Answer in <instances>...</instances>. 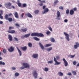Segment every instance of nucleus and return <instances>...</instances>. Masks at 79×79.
Here are the masks:
<instances>
[{
    "label": "nucleus",
    "mask_w": 79,
    "mask_h": 79,
    "mask_svg": "<svg viewBox=\"0 0 79 79\" xmlns=\"http://www.w3.org/2000/svg\"><path fill=\"white\" fill-rule=\"evenodd\" d=\"M51 32L50 31H48L46 32V34L47 35H49L50 34Z\"/></svg>",
    "instance_id": "49530a36"
},
{
    "label": "nucleus",
    "mask_w": 79,
    "mask_h": 79,
    "mask_svg": "<svg viewBox=\"0 0 79 79\" xmlns=\"http://www.w3.org/2000/svg\"><path fill=\"white\" fill-rule=\"evenodd\" d=\"M0 24H3V22L2 21H0Z\"/></svg>",
    "instance_id": "338daca9"
},
{
    "label": "nucleus",
    "mask_w": 79,
    "mask_h": 79,
    "mask_svg": "<svg viewBox=\"0 0 79 79\" xmlns=\"http://www.w3.org/2000/svg\"><path fill=\"white\" fill-rule=\"evenodd\" d=\"M30 35V34H26L24 35V37L27 38V37H29Z\"/></svg>",
    "instance_id": "bb28decb"
},
{
    "label": "nucleus",
    "mask_w": 79,
    "mask_h": 79,
    "mask_svg": "<svg viewBox=\"0 0 79 79\" xmlns=\"http://www.w3.org/2000/svg\"><path fill=\"white\" fill-rule=\"evenodd\" d=\"M24 68H25L24 67H23L22 66L20 67V69L22 70V69H24Z\"/></svg>",
    "instance_id": "3c124183"
},
{
    "label": "nucleus",
    "mask_w": 79,
    "mask_h": 79,
    "mask_svg": "<svg viewBox=\"0 0 79 79\" xmlns=\"http://www.w3.org/2000/svg\"><path fill=\"white\" fill-rule=\"evenodd\" d=\"M0 12L1 13H0V18L1 19H3V16H2V15H3V10H0Z\"/></svg>",
    "instance_id": "2eb2a0df"
},
{
    "label": "nucleus",
    "mask_w": 79,
    "mask_h": 79,
    "mask_svg": "<svg viewBox=\"0 0 79 79\" xmlns=\"http://www.w3.org/2000/svg\"><path fill=\"white\" fill-rule=\"evenodd\" d=\"M32 37H44V35L43 34L40 33L34 32L31 34Z\"/></svg>",
    "instance_id": "f257e3e1"
},
{
    "label": "nucleus",
    "mask_w": 79,
    "mask_h": 79,
    "mask_svg": "<svg viewBox=\"0 0 79 79\" xmlns=\"http://www.w3.org/2000/svg\"><path fill=\"white\" fill-rule=\"evenodd\" d=\"M7 20H8L9 22H11V21H12V20H13V19L11 18H9Z\"/></svg>",
    "instance_id": "7c9ffc66"
},
{
    "label": "nucleus",
    "mask_w": 79,
    "mask_h": 79,
    "mask_svg": "<svg viewBox=\"0 0 79 79\" xmlns=\"http://www.w3.org/2000/svg\"><path fill=\"white\" fill-rule=\"evenodd\" d=\"M14 15L15 16V17L16 18H18V12H15L14 14Z\"/></svg>",
    "instance_id": "aec40b11"
},
{
    "label": "nucleus",
    "mask_w": 79,
    "mask_h": 79,
    "mask_svg": "<svg viewBox=\"0 0 79 79\" xmlns=\"http://www.w3.org/2000/svg\"><path fill=\"white\" fill-rule=\"evenodd\" d=\"M14 29V27H10L9 28V30H11V29Z\"/></svg>",
    "instance_id": "ea45409f"
},
{
    "label": "nucleus",
    "mask_w": 79,
    "mask_h": 79,
    "mask_svg": "<svg viewBox=\"0 0 79 79\" xmlns=\"http://www.w3.org/2000/svg\"><path fill=\"white\" fill-rule=\"evenodd\" d=\"M77 66H79V63L77 64Z\"/></svg>",
    "instance_id": "774afa93"
},
{
    "label": "nucleus",
    "mask_w": 79,
    "mask_h": 79,
    "mask_svg": "<svg viewBox=\"0 0 79 79\" xmlns=\"http://www.w3.org/2000/svg\"><path fill=\"white\" fill-rule=\"evenodd\" d=\"M71 58H74V55H71Z\"/></svg>",
    "instance_id": "69168bd1"
},
{
    "label": "nucleus",
    "mask_w": 79,
    "mask_h": 79,
    "mask_svg": "<svg viewBox=\"0 0 79 79\" xmlns=\"http://www.w3.org/2000/svg\"><path fill=\"white\" fill-rule=\"evenodd\" d=\"M15 50V48L12 46H11L10 48H9L8 50L9 52H13Z\"/></svg>",
    "instance_id": "39448f33"
},
{
    "label": "nucleus",
    "mask_w": 79,
    "mask_h": 79,
    "mask_svg": "<svg viewBox=\"0 0 79 79\" xmlns=\"http://www.w3.org/2000/svg\"><path fill=\"white\" fill-rule=\"evenodd\" d=\"M8 39L10 41V42H11V41H12V36H11V35H8Z\"/></svg>",
    "instance_id": "a211bd4d"
},
{
    "label": "nucleus",
    "mask_w": 79,
    "mask_h": 79,
    "mask_svg": "<svg viewBox=\"0 0 79 79\" xmlns=\"http://www.w3.org/2000/svg\"><path fill=\"white\" fill-rule=\"evenodd\" d=\"M48 29L51 31H52V27H48Z\"/></svg>",
    "instance_id": "8fccbe9b"
},
{
    "label": "nucleus",
    "mask_w": 79,
    "mask_h": 79,
    "mask_svg": "<svg viewBox=\"0 0 79 79\" xmlns=\"http://www.w3.org/2000/svg\"><path fill=\"white\" fill-rule=\"evenodd\" d=\"M72 73L73 74V75H76V72L75 71H72Z\"/></svg>",
    "instance_id": "a19ab883"
},
{
    "label": "nucleus",
    "mask_w": 79,
    "mask_h": 79,
    "mask_svg": "<svg viewBox=\"0 0 79 79\" xmlns=\"http://www.w3.org/2000/svg\"><path fill=\"white\" fill-rule=\"evenodd\" d=\"M11 8H13L14 9H15V6H11Z\"/></svg>",
    "instance_id": "0e129e2a"
},
{
    "label": "nucleus",
    "mask_w": 79,
    "mask_h": 79,
    "mask_svg": "<svg viewBox=\"0 0 79 79\" xmlns=\"http://www.w3.org/2000/svg\"><path fill=\"white\" fill-rule=\"evenodd\" d=\"M44 71H48V68L45 67L44 69Z\"/></svg>",
    "instance_id": "a18cd8bd"
},
{
    "label": "nucleus",
    "mask_w": 79,
    "mask_h": 79,
    "mask_svg": "<svg viewBox=\"0 0 79 79\" xmlns=\"http://www.w3.org/2000/svg\"><path fill=\"white\" fill-rule=\"evenodd\" d=\"M50 41L51 42L53 43L55 42V40L53 38L51 37L50 38Z\"/></svg>",
    "instance_id": "6ab92c4d"
},
{
    "label": "nucleus",
    "mask_w": 79,
    "mask_h": 79,
    "mask_svg": "<svg viewBox=\"0 0 79 79\" xmlns=\"http://www.w3.org/2000/svg\"><path fill=\"white\" fill-rule=\"evenodd\" d=\"M56 60H59L60 59V56H56Z\"/></svg>",
    "instance_id": "864d4df0"
},
{
    "label": "nucleus",
    "mask_w": 79,
    "mask_h": 79,
    "mask_svg": "<svg viewBox=\"0 0 79 79\" xmlns=\"http://www.w3.org/2000/svg\"><path fill=\"white\" fill-rule=\"evenodd\" d=\"M63 61L64 63L65 66H68V62L66 61V60H65V59L64 58H63Z\"/></svg>",
    "instance_id": "1a4fd4ad"
},
{
    "label": "nucleus",
    "mask_w": 79,
    "mask_h": 79,
    "mask_svg": "<svg viewBox=\"0 0 79 79\" xmlns=\"http://www.w3.org/2000/svg\"><path fill=\"white\" fill-rule=\"evenodd\" d=\"M57 18H58V19H60L61 18H59L61 16V15H60V12L59 11L57 10Z\"/></svg>",
    "instance_id": "0eeeda50"
},
{
    "label": "nucleus",
    "mask_w": 79,
    "mask_h": 79,
    "mask_svg": "<svg viewBox=\"0 0 79 79\" xmlns=\"http://www.w3.org/2000/svg\"><path fill=\"white\" fill-rule=\"evenodd\" d=\"M14 39L16 41H18V38H17L15 37Z\"/></svg>",
    "instance_id": "5fc2aeb1"
},
{
    "label": "nucleus",
    "mask_w": 79,
    "mask_h": 79,
    "mask_svg": "<svg viewBox=\"0 0 79 79\" xmlns=\"http://www.w3.org/2000/svg\"><path fill=\"white\" fill-rule=\"evenodd\" d=\"M54 61L55 62V64L58 65L60 64L61 63V62H58L57 61H56V59L55 57H54Z\"/></svg>",
    "instance_id": "6e6552de"
},
{
    "label": "nucleus",
    "mask_w": 79,
    "mask_h": 79,
    "mask_svg": "<svg viewBox=\"0 0 79 79\" xmlns=\"http://www.w3.org/2000/svg\"><path fill=\"white\" fill-rule=\"evenodd\" d=\"M33 76H34L35 79H37V71L36 70H34L33 72Z\"/></svg>",
    "instance_id": "20e7f679"
},
{
    "label": "nucleus",
    "mask_w": 79,
    "mask_h": 79,
    "mask_svg": "<svg viewBox=\"0 0 79 79\" xmlns=\"http://www.w3.org/2000/svg\"><path fill=\"white\" fill-rule=\"evenodd\" d=\"M28 46L29 47H32V44H31V43H29L28 44Z\"/></svg>",
    "instance_id": "c85d7f7f"
},
{
    "label": "nucleus",
    "mask_w": 79,
    "mask_h": 79,
    "mask_svg": "<svg viewBox=\"0 0 79 79\" xmlns=\"http://www.w3.org/2000/svg\"><path fill=\"white\" fill-rule=\"evenodd\" d=\"M17 5L19 7H21V6H21V3H20L19 2L18 3Z\"/></svg>",
    "instance_id": "c9c22d12"
},
{
    "label": "nucleus",
    "mask_w": 79,
    "mask_h": 79,
    "mask_svg": "<svg viewBox=\"0 0 79 79\" xmlns=\"http://www.w3.org/2000/svg\"><path fill=\"white\" fill-rule=\"evenodd\" d=\"M25 15L27 16L29 18H32V15H31V14L29 12L27 13V14Z\"/></svg>",
    "instance_id": "f8f14e48"
},
{
    "label": "nucleus",
    "mask_w": 79,
    "mask_h": 79,
    "mask_svg": "<svg viewBox=\"0 0 79 79\" xmlns=\"http://www.w3.org/2000/svg\"><path fill=\"white\" fill-rule=\"evenodd\" d=\"M78 47V46H77V45H74V48H75V49H77V48Z\"/></svg>",
    "instance_id": "37998d69"
},
{
    "label": "nucleus",
    "mask_w": 79,
    "mask_h": 79,
    "mask_svg": "<svg viewBox=\"0 0 79 79\" xmlns=\"http://www.w3.org/2000/svg\"><path fill=\"white\" fill-rule=\"evenodd\" d=\"M17 50H18V52L19 53V55L20 56H21V55H22V53L21 52V51L18 48H17Z\"/></svg>",
    "instance_id": "4be33fe9"
},
{
    "label": "nucleus",
    "mask_w": 79,
    "mask_h": 79,
    "mask_svg": "<svg viewBox=\"0 0 79 79\" xmlns=\"http://www.w3.org/2000/svg\"><path fill=\"white\" fill-rule=\"evenodd\" d=\"M58 74L59 75V76H62L63 75V73H62L61 72H59L58 73Z\"/></svg>",
    "instance_id": "a878e982"
},
{
    "label": "nucleus",
    "mask_w": 79,
    "mask_h": 79,
    "mask_svg": "<svg viewBox=\"0 0 79 79\" xmlns=\"http://www.w3.org/2000/svg\"><path fill=\"white\" fill-rule=\"evenodd\" d=\"M12 69L13 70H15V69H16V68L15 67H12Z\"/></svg>",
    "instance_id": "6e6d98bb"
},
{
    "label": "nucleus",
    "mask_w": 79,
    "mask_h": 79,
    "mask_svg": "<svg viewBox=\"0 0 79 79\" xmlns=\"http://www.w3.org/2000/svg\"><path fill=\"white\" fill-rule=\"evenodd\" d=\"M39 45L41 48L42 49V50H44V47L42 44L41 43H39Z\"/></svg>",
    "instance_id": "f3484780"
},
{
    "label": "nucleus",
    "mask_w": 79,
    "mask_h": 79,
    "mask_svg": "<svg viewBox=\"0 0 79 79\" xmlns=\"http://www.w3.org/2000/svg\"><path fill=\"white\" fill-rule=\"evenodd\" d=\"M27 6V5L26 3H23L21 6V8H25Z\"/></svg>",
    "instance_id": "412c9836"
},
{
    "label": "nucleus",
    "mask_w": 79,
    "mask_h": 79,
    "mask_svg": "<svg viewBox=\"0 0 79 79\" xmlns=\"http://www.w3.org/2000/svg\"><path fill=\"white\" fill-rule=\"evenodd\" d=\"M53 60H51V61H48V64H52V63H53Z\"/></svg>",
    "instance_id": "473e14b6"
},
{
    "label": "nucleus",
    "mask_w": 79,
    "mask_h": 79,
    "mask_svg": "<svg viewBox=\"0 0 79 79\" xmlns=\"http://www.w3.org/2000/svg\"><path fill=\"white\" fill-rule=\"evenodd\" d=\"M73 65H76L77 64V62L76 61H74L73 62Z\"/></svg>",
    "instance_id": "58836bf2"
},
{
    "label": "nucleus",
    "mask_w": 79,
    "mask_h": 79,
    "mask_svg": "<svg viewBox=\"0 0 79 79\" xmlns=\"http://www.w3.org/2000/svg\"><path fill=\"white\" fill-rule=\"evenodd\" d=\"M51 45H52V44H46L45 47H50V46H51Z\"/></svg>",
    "instance_id": "f704fd0d"
},
{
    "label": "nucleus",
    "mask_w": 79,
    "mask_h": 79,
    "mask_svg": "<svg viewBox=\"0 0 79 79\" xmlns=\"http://www.w3.org/2000/svg\"><path fill=\"white\" fill-rule=\"evenodd\" d=\"M2 52H3V53H6V50L5 49H4L2 50Z\"/></svg>",
    "instance_id": "e433bc0d"
},
{
    "label": "nucleus",
    "mask_w": 79,
    "mask_h": 79,
    "mask_svg": "<svg viewBox=\"0 0 79 79\" xmlns=\"http://www.w3.org/2000/svg\"><path fill=\"white\" fill-rule=\"evenodd\" d=\"M45 8H46V6H43V10H44V9H45Z\"/></svg>",
    "instance_id": "4d7b16f0"
},
{
    "label": "nucleus",
    "mask_w": 79,
    "mask_h": 79,
    "mask_svg": "<svg viewBox=\"0 0 79 79\" xmlns=\"http://www.w3.org/2000/svg\"><path fill=\"white\" fill-rule=\"evenodd\" d=\"M7 32L8 33H10V34H14V33H15V31L14 30H8Z\"/></svg>",
    "instance_id": "4468645a"
},
{
    "label": "nucleus",
    "mask_w": 79,
    "mask_h": 79,
    "mask_svg": "<svg viewBox=\"0 0 79 79\" xmlns=\"http://www.w3.org/2000/svg\"><path fill=\"white\" fill-rule=\"evenodd\" d=\"M39 10H36L34 11L35 14H38V13H39Z\"/></svg>",
    "instance_id": "2f4dec72"
},
{
    "label": "nucleus",
    "mask_w": 79,
    "mask_h": 79,
    "mask_svg": "<svg viewBox=\"0 0 79 79\" xmlns=\"http://www.w3.org/2000/svg\"><path fill=\"white\" fill-rule=\"evenodd\" d=\"M68 76H71V73H68Z\"/></svg>",
    "instance_id": "052dcab7"
},
{
    "label": "nucleus",
    "mask_w": 79,
    "mask_h": 79,
    "mask_svg": "<svg viewBox=\"0 0 79 79\" xmlns=\"http://www.w3.org/2000/svg\"><path fill=\"white\" fill-rule=\"evenodd\" d=\"M11 15H12V14H11V13H10L8 15V16H11Z\"/></svg>",
    "instance_id": "e2e57ef3"
},
{
    "label": "nucleus",
    "mask_w": 79,
    "mask_h": 79,
    "mask_svg": "<svg viewBox=\"0 0 79 79\" xmlns=\"http://www.w3.org/2000/svg\"><path fill=\"white\" fill-rule=\"evenodd\" d=\"M75 44H76V45L78 47H79V44L77 42H75Z\"/></svg>",
    "instance_id": "de8ad7c7"
},
{
    "label": "nucleus",
    "mask_w": 79,
    "mask_h": 79,
    "mask_svg": "<svg viewBox=\"0 0 79 79\" xmlns=\"http://www.w3.org/2000/svg\"><path fill=\"white\" fill-rule=\"evenodd\" d=\"M69 9H67L66 10V14H69Z\"/></svg>",
    "instance_id": "c03bdc74"
},
{
    "label": "nucleus",
    "mask_w": 79,
    "mask_h": 79,
    "mask_svg": "<svg viewBox=\"0 0 79 79\" xmlns=\"http://www.w3.org/2000/svg\"><path fill=\"white\" fill-rule=\"evenodd\" d=\"M38 56H39V55L37 54H33L32 56V57L34 58H38Z\"/></svg>",
    "instance_id": "ddd939ff"
},
{
    "label": "nucleus",
    "mask_w": 79,
    "mask_h": 79,
    "mask_svg": "<svg viewBox=\"0 0 79 79\" xmlns=\"http://www.w3.org/2000/svg\"><path fill=\"white\" fill-rule=\"evenodd\" d=\"M27 47L26 46H24L23 47H21V49H22V50H23V51H25L27 50Z\"/></svg>",
    "instance_id": "dca6fc26"
},
{
    "label": "nucleus",
    "mask_w": 79,
    "mask_h": 79,
    "mask_svg": "<svg viewBox=\"0 0 79 79\" xmlns=\"http://www.w3.org/2000/svg\"><path fill=\"white\" fill-rule=\"evenodd\" d=\"M23 65L25 68H29L30 66L29 64L27 63H23L22 64Z\"/></svg>",
    "instance_id": "7ed1b4c3"
},
{
    "label": "nucleus",
    "mask_w": 79,
    "mask_h": 79,
    "mask_svg": "<svg viewBox=\"0 0 79 79\" xmlns=\"http://www.w3.org/2000/svg\"><path fill=\"white\" fill-rule=\"evenodd\" d=\"M47 12H48V9L46 8L44 9V11H42V14H45V13H46Z\"/></svg>",
    "instance_id": "9d476101"
},
{
    "label": "nucleus",
    "mask_w": 79,
    "mask_h": 79,
    "mask_svg": "<svg viewBox=\"0 0 79 79\" xmlns=\"http://www.w3.org/2000/svg\"><path fill=\"white\" fill-rule=\"evenodd\" d=\"M15 76H19V73L16 72L15 73Z\"/></svg>",
    "instance_id": "72a5a7b5"
},
{
    "label": "nucleus",
    "mask_w": 79,
    "mask_h": 79,
    "mask_svg": "<svg viewBox=\"0 0 79 79\" xmlns=\"http://www.w3.org/2000/svg\"><path fill=\"white\" fill-rule=\"evenodd\" d=\"M33 39L34 40H36V41H39L40 40L39 38L37 37H33Z\"/></svg>",
    "instance_id": "393cba45"
},
{
    "label": "nucleus",
    "mask_w": 79,
    "mask_h": 79,
    "mask_svg": "<svg viewBox=\"0 0 79 79\" xmlns=\"http://www.w3.org/2000/svg\"><path fill=\"white\" fill-rule=\"evenodd\" d=\"M8 6H11V4L10 2H9Z\"/></svg>",
    "instance_id": "603ef678"
},
{
    "label": "nucleus",
    "mask_w": 79,
    "mask_h": 79,
    "mask_svg": "<svg viewBox=\"0 0 79 79\" xmlns=\"http://www.w3.org/2000/svg\"><path fill=\"white\" fill-rule=\"evenodd\" d=\"M64 34L65 36V38L66 39V40H67L68 41H69V35L68 34L66 33L65 32H64Z\"/></svg>",
    "instance_id": "f03ea898"
},
{
    "label": "nucleus",
    "mask_w": 79,
    "mask_h": 79,
    "mask_svg": "<svg viewBox=\"0 0 79 79\" xmlns=\"http://www.w3.org/2000/svg\"><path fill=\"white\" fill-rule=\"evenodd\" d=\"M59 9H60V10H63V7L62 6H60L59 7Z\"/></svg>",
    "instance_id": "79ce46f5"
},
{
    "label": "nucleus",
    "mask_w": 79,
    "mask_h": 79,
    "mask_svg": "<svg viewBox=\"0 0 79 79\" xmlns=\"http://www.w3.org/2000/svg\"><path fill=\"white\" fill-rule=\"evenodd\" d=\"M59 2V1H58V0H56L54 2V3H55V4H56V3H58Z\"/></svg>",
    "instance_id": "4c0bfd02"
},
{
    "label": "nucleus",
    "mask_w": 79,
    "mask_h": 79,
    "mask_svg": "<svg viewBox=\"0 0 79 79\" xmlns=\"http://www.w3.org/2000/svg\"><path fill=\"white\" fill-rule=\"evenodd\" d=\"M73 10H74V11H77V8L76 7H75V8H73Z\"/></svg>",
    "instance_id": "13d9d810"
},
{
    "label": "nucleus",
    "mask_w": 79,
    "mask_h": 79,
    "mask_svg": "<svg viewBox=\"0 0 79 79\" xmlns=\"http://www.w3.org/2000/svg\"><path fill=\"white\" fill-rule=\"evenodd\" d=\"M15 26H16L17 27H20V26H19V25L18 24V23H16L15 24Z\"/></svg>",
    "instance_id": "09e8293b"
},
{
    "label": "nucleus",
    "mask_w": 79,
    "mask_h": 79,
    "mask_svg": "<svg viewBox=\"0 0 79 79\" xmlns=\"http://www.w3.org/2000/svg\"><path fill=\"white\" fill-rule=\"evenodd\" d=\"M24 14L23 13L22 14V15H21L22 18H23V16H24Z\"/></svg>",
    "instance_id": "680f3d73"
},
{
    "label": "nucleus",
    "mask_w": 79,
    "mask_h": 79,
    "mask_svg": "<svg viewBox=\"0 0 79 79\" xmlns=\"http://www.w3.org/2000/svg\"><path fill=\"white\" fill-rule=\"evenodd\" d=\"M64 22L65 23H67L68 22V19H65L64 20Z\"/></svg>",
    "instance_id": "bf43d9fd"
},
{
    "label": "nucleus",
    "mask_w": 79,
    "mask_h": 79,
    "mask_svg": "<svg viewBox=\"0 0 79 79\" xmlns=\"http://www.w3.org/2000/svg\"><path fill=\"white\" fill-rule=\"evenodd\" d=\"M70 14L71 15H74V10H71L70 11Z\"/></svg>",
    "instance_id": "b1692460"
},
{
    "label": "nucleus",
    "mask_w": 79,
    "mask_h": 79,
    "mask_svg": "<svg viewBox=\"0 0 79 79\" xmlns=\"http://www.w3.org/2000/svg\"><path fill=\"white\" fill-rule=\"evenodd\" d=\"M5 63L3 62L2 61H0V65H5Z\"/></svg>",
    "instance_id": "cd10ccee"
},
{
    "label": "nucleus",
    "mask_w": 79,
    "mask_h": 79,
    "mask_svg": "<svg viewBox=\"0 0 79 79\" xmlns=\"http://www.w3.org/2000/svg\"><path fill=\"white\" fill-rule=\"evenodd\" d=\"M27 31V28H25L24 29H21V30L20 31V32H26Z\"/></svg>",
    "instance_id": "9b49d317"
},
{
    "label": "nucleus",
    "mask_w": 79,
    "mask_h": 79,
    "mask_svg": "<svg viewBox=\"0 0 79 79\" xmlns=\"http://www.w3.org/2000/svg\"><path fill=\"white\" fill-rule=\"evenodd\" d=\"M5 18L6 20H8L9 18L8 15V14H6L5 16Z\"/></svg>",
    "instance_id": "5701e85b"
},
{
    "label": "nucleus",
    "mask_w": 79,
    "mask_h": 79,
    "mask_svg": "<svg viewBox=\"0 0 79 79\" xmlns=\"http://www.w3.org/2000/svg\"><path fill=\"white\" fill-rule=\"evenodd\" d=\"M52 50V47L49 48L47 49V51H48V52H50V51Z\"/></svg>",
    "instance_id": "c756f323"
},
{
    "label": "nucleus",
    "mask_w": 79,
    "mask_h": 79,
    "mask_svg": "<svg viewBox=\"0 0 79 79\" xmlns=\"http://www.w3.org/2000/svg\"><path fill=\"white\" fill-rule=\"evenodd\" d=\"M38 1H39V2H40V3L39 4V5L40 6H43V3H45V1L43 0V1H41L40 0H38Z\"/></svg>",
    "instance_id": "423d86ee"
}]
</instances>
